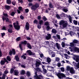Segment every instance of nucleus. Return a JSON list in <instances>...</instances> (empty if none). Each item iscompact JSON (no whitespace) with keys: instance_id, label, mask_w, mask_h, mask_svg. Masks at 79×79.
I'll use <instances>...</instances> for the list:
<instances>
[{"instance_id":"21","label":"nucleus","mask_w":79,"mask_h":79,"mask_svg":"<svg viewBox=\"0 0 79 79\" xmlns=\"http://www.w3.org/2000/svg\"><path fill=\"white\" fill-rule=\"evenodd\" d=\"M20 44H21V45H22L23 44H24V45H26L27 44V41L25 40L23 42L22 41Z\"/></svg>"},{"instance_id":"62","label":"nucleus","mask_w":79,"mask_h":79,"mask_svg":"<svg viewBox=\"0 0 79 79\" xmlns=\"http://www.w3.org/2000/svg\"><path fill=\"white\" fill-rule=\"evenodd\" d=\"M43 71L44 73H47V70L45 69H43Z\"/></svg>"},{"instance_id":"25","label":"nucleus","mask_w":79,"mask_h":79,"mask_svg":"<svg viewBox=\"0 0 79 79\" xmlns=\"http://www.w3.org/2000/svg\"><path fill=\"white\" fill-rule=\"evenodd\" d=\"M15 58L17 61H19V58L17 56H15Z\"/></svg>"},{"instance_id":"34","label":"nucleus","mask_w":79,"mask_h":79,"mask_svg":"<svg viewBox=\"0 0 79 79\" xmlns=\"http://www.w3.org/2000/svg\"><path fill=\"white\" fill-rule=\"evenodd\" d=\"M27 53L28 55H31V53H32V52L31 50H28L27 51Z\"/></svg>"},{"instance_id":"40","label":"nucleus","mask_w":79,"mask_h":79,"mask_svg":"<svg viewBox=\"0 0 79 79\" xmlns=\"http://www.w3.org/2000/svg\"><path fill=\"white\" fill-rule=\"evenodd\" d=\"M3 60H4V61H5V63L6 62L7 63H9V62H8V61L7 60H6V58H3Z\"/></svg>"},{"instance_id":"28","label":"nucleus","mask_w":79,"mask_h":79,"mask_svg":"<svg viewBox=\"0 0 79 79\" xmlns=\"http://www.w3.org/2000/svg\"><path fill=\"white\" fill-rule=\"evenodd\" d=\"M27 47L28 48H30V49H32V47H31V44H29V43H27Z\"/></svg>"},{"instance_id":"36","label":"nucleus","mask_w":79,"mask_h":79,"mask_svg":"<svg viewBox=\"0 0 79 79\" xmlns=\"http://www.w3.org/2000/svg\"><path fill=\"white\" fill-rule=\"evenodd\" d=\"M49 6L50 8H53V5L52 4V3H50L49 4Z\"/></svg>"},{"instance_id":"60","label":"nucleus","mask_w":79,"mask_h":79,"mask_svg":"<svg viewBox=\"0 0 79 79\" xmlns=\"http://www.w3.org/2000/svg\"><path fill=\"white\" fill-rule=\"evenodd\" d=\"M20 18L21 19H22V20H23L24 19V17L23 15H21L20 16Z\"/></svg>"},{"instance_id":"24","label":"nucleus","mask_w":79,"mask_h":79,"mask_svg":"<svg viewBox=\"0 0 79 79\" xmlns=\"http://www.w3.org/2000/svg\"><path fill=\"white\" fill-rule=\"evenodd\" d=\"M5 63V61L4 60H1L0 61V64L1 65H3Z\"/></svg>"},{"instance_id":"59","label":"nucleus","mask_w":79,"mask_h":79,"mask_svg":"<svg viewBox=\"0 0 79 79\" xmlns=\"http://www.w3.org/2000/svg\"><path fill=\"white\" fill-rule=\"evenodd\" d=\"M38 16V18H37V19H39V20H40V19H41V16Z\"/></svg>"},{"instance_id":"19","label":"nucleus","mask_w":79,"mask_h":79,"mask_svg":"<svg viewBox=\"0 0 79 79\" xmlns=\"http://www.w3.org/2000/svg\"><path fill=\"white\" fill-rule=\"evenodd\" d=\"M67 25H68V24L67 23H64L63 25H62V28H65V27H67Z\"/></svg>"},{"instance_id":"52","label":"nucleus","mask_w":79,"mask_h":79,"mask_svg":"<svg viewBox=\"0 0 79 79\" xmlns=\"http://www.w3.org/2000/svg\"><path fill=\"white\" fill-rule=\"evenodd\" d=\"M69 34L71 35H74V32L73 31H70L69 33Z\"/></svg>"},{"instance_id":"3","label":"nucleus","mask_w":79,"mask_h":79,"mask_svg":"<svg viewBox=\"0 0 79 79\" xmlns=\"http://www.w3.org/2000/svg\"><path fill=\"white\" fill-rule=\"evenodd\" d=\"M39 7V4H38L37 3H36L34 5H33L31 7V9L32 10H33L35 11L37 9V8H38Z\"/></svg>"},{"instance_id":"10","label":"nucleus","mask_w":79,"mask_h":79,"mask_svg":"<svg viewBox=\"0 0 79 79\" xmlns=\"http://www.w3.org/2000/svg\"><path fill=\"white\" fill-rule=\"evenodd\" d=\"M64 23H65V21L63 20H62L60 22L59 24L60 28H62V26Z\"/></svg>"},{"instance_id":"41","label":"nucleus","mask_w":79,"mask_h":79,"mask_svg":"<svg viewBox=\"0 0 79 79\" xmlns=\"http://www.w3.org/2000/svg\"><path fill=\"white\" fill-rule=\"evenodd\" d=\"M14 72V69H13V68H12L10 69V73H11V74H12V73H13Z\"/></svg>"},{"instance_id":"61","label":"nucleus","mask_w":79,"mask_h":79,"mask_svg":"<svg viewBox=\"0 0 79 79\" xmlns=\"http://www.w3.org/2000/svg\"><path fill=\"white\" fill-rule=\"evenodd\" d=\"M25 12L27 13H28V12H29V9H25Z\"/></svg>"},{"instance_id":"27","label":"nucleus","mask_w":79,"mask_h":79,"mask_svg":"<svg viewBox=\"0 0 79 79\" xmlns=\"http://www.w3.org/2000/svg\"><path fill=\"white\" fill-rule=\"evenodd\" d=\"M7 29L8 28L4 26H3L2 28V30H3L4 31H6Z\"/></svg>"},{"instance_id":"30","label":"nucleus","mask_w":79,"mask_h":79,"mask_svg":"<svg viewBox=\"0 0 79 79\" xmlns=\"http://www.w3.org/2000/svg\"><path fill=\"white\" fill-rule=\"evenodd\" d=\"M73 23L75 25H77V20H74L73 21Z\"/></svg>"},{"instance_id":"57","label":"nucleus","mask_w":79,"mask_h":79,"mask_svg":"<svg viewBox=\"0 0 79 79\" xmlns=\"http://www.w3.org/2000/svg\"><path fill=\"white\" fill-rule=\"evenodd\" d=\"M18 9L20 11H22V7L21 6H19L18 7Z\"/></svg>"},{"instance_id":"29","label":"nucleus","mask_w":79,"mask_h":79,"mask_svg":"<svg viewBox=\"0 0 79 79\" xmlns=\"http://www.w3.org/2000/svg\"><path fill=\"white\" fill-rule=\"evenodd\" d=\"M6 59L7 60H8L9 61H11V58H10V57L8 56L6 57Z\"/></svg>"},{"instance_id":"48","label":"nucleus","mask_w":79,"mask_h":79,"mask_svg":"<svg viewBox=\"0 0 79 79\" xmlns=\"http://www.w3.org/2000/svg\"><path fill=\"white\" fill-rule=\"evenodd\" d=\"M63 11H64V12H65V13H66L67 11H68V9H64V8L63 9Z\"/></svg>"},{"instance_id":"4","label":"nucleus","mask_w":79,"mask_h":79,"mask_svg":"<svg viewBox=\"0 0 79 79\" xmlns=\"http://www.w3.org/2000/svg\"><path fill=\"white\" fill-rule=\"evenodd\" d=\"M69 49H70L71 52H73L74 51L75 52H77V53H79V48L75 47L73 48L71 47L69 48Z\"/></svg>"},{"instance_id":"7","label":"nucleus","mask_w":79,"mask_h":79,"mask_svg":"<svg viewBox=\"0 0 79 79\" xmlns=\"http://www.w3.org/2000/svg\"><path fill=\"white\" fill-rule=\"evenodd\" d=\"M13 24L14 25V27L15 29H16L17 30H19L20 29V26H19V25H16V23H14Z\"/></svg>"},{"instance_id":"45","label":"nucleus","mask_w":79,"mask_h":79,"mask_svg":"<svg viewBox=\"0 0 79 79\" xmlns=\"http://www.w3.org/2000/svg\"><path fill=\"white\" fill-rule=\"evenodd\" d=\"M56 17L58 18V19H61V17L60 16V15H59L57 14L56 15Z\"/></svg>"},{"instance_id":"8","label":"nucleus","mask_w":79,"mask_h":79,"mask_svg":"<svg viewBox=\"0 0 79 79\" xmlns=\"http://www.w3.org/2000/svg\"><path fill=\"white\" fill-rule=\"evenodd\" d=\"M10 55H12V54L13 55H15L16 54V52H15V50L14 49H12V51H10L9 52Z\"/></svg>"},{"instance_id":"46","label":"nucleus","mask_w":79,"mask_h":79,"mask_svg":"<svg viewBox=\"0 0 79 79\" xmlns=\"http://www.w3.org/2000/svg\"><path fill=\"white\" fill-rule=\"evenodd\" d=\"M15 15V12H12L11 14V15L12 16H14V15Z\"/></svg>"},{"instance_id":"18","label":"nucleus","mask_w":79,"mask_h":79,"mask_svg":"<svg viewBox=\"0 0 79 79\" xmlns=\"http://www.w3.org/2000/svg\"><path fill=\"white\" fill-rule=\"evenodd\" d=\"M47 62L49 64H50V63L51 62V59L50 57L47 58Z\"/></svg>"},{"instance_id":"64","label":"nucleus","mask_w":79,"mask_h":79,"mask_svg":"<svg viewBox=\"0 0 79 79\" xmlns=\"http://www.w3.org/2000/svg\"><path fill=\"white\" fill-rule=\"evenodd\" d=\"M1 79H5V75H3L1 78Z\"/></svg>"},{"instance_id":"1","label":"nucleus","mask_w":79,"mask_h":79,"mask_svg":"<svg viewBox=\"0 0 79 79\" xmlns=\"http://www.w3.org/2000/svg\"><path fill=\"white\" fill-rule=\"evenodd\" d=\"M36 72H35V75L34 76V77L36 79H42L43 78V77L42 74H40L37 75V72H39V73H42V71L40 68H37L35 69Z\"/></svg>"},{"instance_id":"39","label":"nucleus","mask_w":79,"mask_h":79,"mask_svg":"<svg viewBox=\"0 0 79 79\" xmlns=\"http://www.w3.org/2000/svg\"><path fill=\"white\" fill-rule=\"evenodd\" d=\"M70 47H74V44L73 42L70 43Z\"/></svg>"},{"instance_id":"51","label":"nucleus","mask_w":79,"mask_h":79,"mask_svg":"<svg viewBox=\"0 0 79 79\" xmlns=\"http://www.w3.org/2000/svg\"><path fill=\"white\" fill-rule=\"evenodd\" d=\"M56 37L59 40H60V35H56Z\"/></svg>"},{"instance_id":"5","label":"nucleus","mask_w":79,"mask_h":79,"mask_svg":"<svg viewBox=\"0 0 79 79\" xmlns=\"http://www.w3.org/2000/svg\"><path fill=\"white\" fill-rule=\"evenodd\" d=\"M56 75L58 77L59 79H62V77H65L66 76L64 74L58 72V73H56Z\"/></svg>"},{"instance_id":"33","label":"nucleus","mask_w":79,"mask_h":79,"mask_svg":"<svg viewBox=\"0 0 79 79\" xmlns=\"http://www.w3.org/2000/svg\"><path fill=\"white\" fill-rule=\"evenodd\" d=\"M39 24L41 25H43V24H44V21L42 20H40L39 22Z\"/></svg>"},{"instance_id":"58","label":"nucleus","mask_w":79,"mask_h":79,"mask_svg":"<svg viewBox=\"0 0 79 79\" xmlns=\"http://www.w3.org/2000/svg\"><path fill=\"white\" fill-rule=\"evenodd\" d=\"M13 5H16V2L14 1L12 2Z\"/></svg>"},{"instance_id":"12","label":"nucleus","mask_w":79,"mask_h":79,"mask_svg":"<svg viewBox=\"0 0 79 79\" xmlns=\"http://www.w3.org/2000/svg\"><path fill=\"white\" fill-rule=\"evenodd\" d=\"M35 64L36 65V68H37V67H39L40 65L41 64V62L36 61Z\"/></svg>"},{"instance_id":"42","label":"nucleus","mask_w":79,"mask_h":79,"mask_svg":"<svg viewBox=\"0 0 79 79\" xmlns=\"http://www.w3.org/2000/svg\"><path fill=\"white\" fill-rule=\"evenodd\" d=\"M26 75L27 76L29 77L30 76H31V73H30V72H27L26 73Z\"/></svg>"},{"instance_id":"55","label":"nucleus","mask_w":79,"mask_h":79,"mask_svg":"<svg viewBox=\"0 0 79 79\" xmlns=\"http://www.w3.org/2000/svg\"><path fill=\"white\" fill-rule=\"evenodd\" d=\"M60 69L62 72H64V68L63 67L61 68Z\"/></svg>"},{"instance_id":"15","label":"nucleus","mask_w":79,"mask_h":79,"mask_svg":"<svg viewBox=\"0 0 79 79\" xmlns=\"http://www.w3.org/2000/svg\"><path fill=\"white\" fill-rule=\"evenodd\" d=\"M13 27H10V28H8V32L9 33H12L13 32Z\"/></svg>"},{"instance_id":"37","label":"nucleus","mask_w":79,"mask_h":79,"mask_svg":"<svg viewBox=\"0 0 79 79\" xmlns=\"http://www.w3.org/2000/svg\"><path fill=\"white\" fill-rule=\"evenodd\" d=\"M21 58H23L24 60H26V56H24V55H23L21 56Z\"/></svg>"},{"instance_id":"54","label":"nucleus","mask_w":79,"mask_h":79,"mask_svg":"<svg viewBox=\"0 0 79 79\" xmlns=\"http://www.w3.org/2000/svg\"><path fill=\"white\" fill-rule=\"evenodd\" d=\"M20 39H21V38L20 37H19L16 38V40L17 41H19Z\"/></svg>"},{"instance_id":"56","label":"nucleus","mask_w":79,"mask_h":79,"mask_svg":"<svg viewBox=\"0 0 79 79\" xmlns=\"http://www.w3.org/2000/svg\"><path fill=\"white\" fill-rule=\"evenodd\" d=\"M46 28L47 29V31H49V29H50V26H47Z\"/></svg>"},{"instance_id":"38","label":"nucleus","mask_w":79,"mask_h":79,"mask_svg":"<svg viewBox=\"0 0 79 79\" xmlns=\"http://www.w3.org/2000/svg\"><path fill=\"white\" fill-rule=\"evenodd\" d=\"M20 74L22 75H24L25 74V71L24 70H22Z\"/></svg>"},{"instance_id":"23","label":"nucleus","mask_w":79,"mask_h":79,"mask_svg":"<svg viewBox=\"0 0 79 79\" xmlns=\"http://www.w3.org/2000/svg\"><path fill=\"white\" fill-rule=\"evenodd\" d=\"M6 3L8 5L11 4V0H6Z\"/></svg>"},{"instance_id":"49","label":"nucleus","mask_w":79,"mask_h":79,"mask_svg":"<svg viewBox=\"0 0 79 79\" xmlns=\"http://www.w3.org/2000/svg\"><path fill=\"white\" fill-rule=\"evenodd\" d=\"M60 58H59V57H56V59H55V61H60Z\"/></svg>"},{"instance_id":"32","label":"nucleus","mask_w":79,"mask_h":79,"mask_svg":"<svg viewBox=\"0 0 79 79\" xmlns=\"http://www.w3.org/2000/svg\"><path fill=\"white\" fill-rule=\"evenodd\" d=\"M33 23L37 24H38V20H37V19H35L34 20Z\"/></svg>"},{"instance_id":"53","label":"nucleus","mask_w":79,"mask_h":79,"mask_svg":"<svg viewBox=\"0 0 79 79\" xmlns=\"http://www.w3.org/2000/svg\"><path fill=\"white\" fill-rule=\"evenodd\" d=\"M57 66L58 67H60V66H61V63L60 62V63H57Z\"/></svg>"},{"instance_id":"31","label":"nucleus","mask_w":79,"mask_h":79,"mask_svg":"<svg viewBox=\"0 0 79 79\" xmlns=\"http://www.w3.org/2000/svg\"><path fill=\"white\" fill-rule=\"evenodd\" d=\"M56 45L58 49L60 50V46L59 45V44H58V43H56Z\"/></svg>"},{"instance_id":"11","label":"nucleus","mask_w":79,"mask_h":79,"mask_svg":"<svg viewBox=\"0 0 79 79\" xmlns=\"http://www.w3.org/2000/svg\"><path fill=\"white\" fill-rule=\"evenodd\" d=\"M45 37L46 40H49L51 39V35L50 34H48L47 35H46Z\"/></svg>"},{"instance_id":"13","label":"nucleus","mask_w":79,"mask_h":79,"mask_svg":"<svg viewBox=\"0 0 79 79\" xmlns=\"http://www.w3.org/2000/svg\"><path fill=\"white\" fill-rule=\"evenodd\" d=\"M66 16L65 17L66 18H69L70 23H72V17H71L70 15L68 16L67 15H66Z\"/></svg>"},{"instance_id":"26","label":"nucleus","mask_w":79,"mask_h":79,"mask_svg":"<svg viewBox=\"0 0 79 79\" xmlns=\"http://www.w3.org/2000/svg\"><path fill=\"white\" fill-rule=\"evenodd\" d=\"M78 42H79V41H78L76 39H74L73 41V42L74 44H78Z\"/></svg>"},{"instance_id":"50","label":"nucleus","mask_w":79,"mask_h":79,"mask_svg":"<svg viewBox=\"0 0 79 79\" xmlns=\"http://www.w3.org/2000/svg\"><path fill=\"white\" fill-rule=\"evenodd\" d=\"M44 25H45V26H48V25H49V23H48V22L47 21L45 22L44 23Z\"/></svg>"},{"instance_id":"43","label":"nucleus","mask_w":79,"mask_h":79,"mask_svg":"<svg viewBox=\"0 0 79 79\" xmlns=\"http://www.w3.org/2000/svg\"><path fill=\"white\" fill-rule=\"evenodd\" d=\"M19 47L20 48V49L21 50V51H23V49L22 48V45H21V44H19Z\"/></svg>"},{"instance_id":"9","label":"nucleus","mask_w":79,"mask_h":79,"mask_svg":"<svg viewBox=\"0 0 79 79\" xmlns=\"http://www.w3.org/2000/svg\"><path fill=\"white\" fill-rule=\"evenodd\" d=\"M30 26L29 25V23L28 22L26 23V24L25 25V29L27 31H29V27Z\"/></svg>"},{"instance_id":"63","label":"nucleus","mask_w":79,"mask_h":79,"mask_svg":"<svg viewBox=\"0 0 79 79\" xmlns=\"http://www.w3.org/2000/svg\"><path fill=\"white\" fill-rule=\"evenodd\" d=\"M1 35H2V37H3L5 35V33H1Z\"/></svg>"},{"instance_id":"35","label":"nucleus","mask_w":79,"mask_h":79,"mask_svg":"<svg viewBox=\"0 0 79 79\" xmlns=\"http://www.w3.org/2000/svg\"><path fill=\"white\" fill-rule=\"evenodd\" d=\"M43 20H44V21L45 22L47 20V19L46 18V17L45 16H44L42 17Z\"/></svg>"},{"instance_id":"47","label":"nucleus","mask_w":79,"mask_h":79,"mask_svg":"<svg viewBox=\"0 0 79 79\" xmlns=\"http://www.w3.org/2000/svg\"><path fill=\"white\" fill-rule=\"evenodd\" d=\"M76 67L78 69H79V62H78V63L77 64H76Z\"/></svg>"},{"instance_id":"22","label":"nucleus","mask_w":79,"mask_h":79,"mask_svg":"<svg viewBox=\"0 0 79 79\" xmlns=\"http://www.w3.org/2000/svg\"><path fill=\"white\" fill-rule=\"evenodd\" d=\"M60 16L61 17H64L65 18V17H66V14L64 13H62L60 15Z\"/></svg>"},{"instance_id":"14","label":"nucleus","mask_w":79,"mask_h":79,"mask_svg":"<svg viewBox=\"0 0 79 79\" xmlns=\"http://www.w3.org/2000/svg\"><path fill=\"white\" fill-rule=\"evenodd\" d=\"M5 8L6 10H7L8 11H9L10 10V8H11V6L9 5H5Z\"/></svg>"},{"instance_id":"6","label":"nucleus","mask_w":79,"mask_h":79,"mask_svg":"<svg viewBox=\"0 0 79 79\" xmlns=\"http://www.w3.org/2000/svg\"><path fill=\"white\" fill-rule=\"evenodd\" d=\"M73 57L74 60H75L76 62H78L79 61V56L77 55H74Z\"/></svg>"},{"instance_id":"17","label":"nucleus","mask_w":79,"mask_h":79,"mask_svg":"<svg viewBox=\"0 0 79 79\" xmlns=\"http://www.w3.org/2000/svg\"><path fill=\"white\" fill-rule=\"evenodd\" d=\"M69 71L71 74H74V70L73 68H71Z\"/></svg>"},{"instance_id":"44","label":"nucleus","mask_w":79,"mask_h":79,"mask_svg":"<svg viewBox=\"0 0 79 79\" xmlns=\"http://www.w3.org/2000/svg\"><path fill=\"white\" fill-rule=\"evenodd\" d=\"M37 27L38 29H41V27H42V26H41V25L40 24H37Z\"/></svg>"},{"instance_id":"16","label":"nucleus","mask_w":79,"mask_h":79,"mask_svg":"<svg viewBox=\"0 0 79 79\" xmlns=\"http://www.w3.org/2000/svg\"><path fill=\"white\" fill-rule=\"evenodd\" d=\"M14 75L15 76H18V74H19V71H18V70H15L14 71Z\"/></svg>"},{"instance_id":"20","label":"nucleus","mask_w":79,"mask_h":79,"mask_svg":"<svg viewBox=\"0 0 79 79\" xmlns=\"http://www.w3.org/2000/svg\"><path fill=\"white\" fill-rule=\"evenodd\" d=\"M52 32L53 34H56V33L57 32V31L55 29H52Z\"/></svg>"},{"instance_id":"2","label":"nucleus","mask_w":79,"mask_h":79,"mask_svg":"<svg viewBox=\"0 0 79 79\" xmlns=\"http://www.w3.org/2000/svg\"><path fill=\"white\" fill-rule=\"evenodd\" d=\"M3 16L2 17V19L3 21L4 22L5 20H6V22H9V20L8 18L4 17L5 16L6 17H8V16L7 13H3Z\"/></svg>"}]
</instances>
